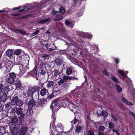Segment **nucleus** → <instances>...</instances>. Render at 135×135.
<instances>
[{"mask_svg":"<svg viewBox=\"0 0 135 135\" xmlns=\"http://www.w3.org/2000/svg\"><path fill=\"white\" fill-rule=\"evenodd\" d=\"M117 135H123V134L121 132H118L117 134Z\"/></svg>","mask_w":135,"mask_h":135,"instance_id":"680f3d73","label":"nucleus"},{"mask_svg":"<svg viewBox=\"0 0 135 135\" xmlns=\"http://www.w3.org/2000/svg\"><path fill=\"white\" fill-rule=\"evenodd\" d=\"M72 72V70L71 68H68L66 70V74L68 75L71 74Z\"/></svg>","mask_w":135,"mask_h":135,"instance_id":"bb28decb","label":"nucleus"},{"mask_svg":"<svg viewBox=\"0 0 135 135\" xmlns=\"http://www.w3.org/2000/svg\"><path fill=\"white\" fill-rule=\"evenodd\" d=\"M88 134L89 135H94V133L93 131L90 130L88 131Z\"/></svg>","mask_w":135,"mask_h":135,"instance_id":"de8ad7c7","label":"nucleus"},{"mask_svg":"<svg viewBox=\"0 0 135 135\" xmlns=\"http://www.w3.org/2000/svg\"><path fill=\"white\" fill-rule=\"evenodd\" d=\"M59 11L61 13H64L65 12V9L64 8L61 7L60 8Z\"/></svg>","mask_w":135,"mask_h":135,"instance_id":"a19ab883","label":"nucleus"},{"mask_svg":"<svg viewBox=\"0 0 135 135\" xmlns=\"http://www.w3.org/2000/svg\"><path fill=\"white\" fill-rule=\"evenodd\" d=\"M63 25L61 23H60L57 25L56 28V30L57 31H59V30H62L63 29Z\"/></svg>","mask_w":135,"mask_h":135,"instance_id":"a878e982","label":"nucleus"},{"mask_svg":"<svg viewBox=\"0 0 135 135\" xmlns=\"http://www.w3.org/2000/svg\"><path fill=\"white\" fill-rule=\"evenodd\" d=\"M53 118L54 121L51 122L50 126V130L51 132L50 135H60L61 132H59V131L56 130V127L54 124L55 118L54 117Z\"/></svg>","mask_w":135,"mask_h":135,"instance_id":"f03ea898","label":"nucleus"},{"mask_svg":"<svg viewBox=\"0 0 135 135\" xmlns=\"http://www.w3.org/2000/svg\"><path fill=\"white\" fill-rule=\"evenodd\" d=\"M61 100H60V99H56L53 102V103L51 104L50 106V108H52L53 107L54 108H55V109H56V108H57V107H56L57 106H61Z\"/></svg>","mask_w":135,"mask_h":135,"instance_id":"39448f33","label":"nucleus"},{"mask_svg":"<svg viewBox=\"0 0 135 135\" xmlns=\"http://www.w3.org/2000/svg\"><path fill=\"white\" fill-rule=\"evenodd\" d=\"M109 128H114V124L113 123L111 122L109 123Z\"/></svg>","mask_w":135,"mask_h":135,"instance_id":"58836bf2","label":"nucleus"},{"mask_svg":"<svg viewBox=\"0 0 135 135\" xmlns=\"http://www.w3.org/2000/svg\"><path fill=\"white\" fill-rule=\"evenodd\" d=\"M63 18L62 16H60L58 17L54 20V21H57L61 20Z\"/></svg>","mask_w":135,"mask_h":135,"instance_id":"a18cd8bd","label":"nucleus"},{"mask_svg":"<svg viewBox=\"0 0 135 135\" xmlns=\"http://www.w3.org/2000/svg\"><path fill=\"white\" fill-rule=\"evenodd\" d=\"M54 15H56V16H58L60 15V12L58 11H53L52 12Z\"/></svg>","mask_w":135,"mask_h":135,"instance_id":"79ce46f5","label":"nucleus"},{"mask_svg":"<svg viewBox=\"0 0 135 135\" xmlns=\"http://www.w3.org/2000/svg\"><path fill=\"white\" fill-rule=\"evenodd\" d=\"M46 73V72L44 70H42L41 72V74L42 75H44Z\"/></svg>","mask_w":135,"mask_h":135,"instance_id":"5fc2aeb1","label":"nucleus"},{"mask_svg":"<svg viewBox=\"0 0 135 135\" xmlns=\"http://www.w3.org/2000/svg\"><path fill=\"white\" fill-rule=\"evenodd\" d=\"M40 87L39 86H33L29 88L26 91V96L27 97H32L34 93L36 91H38Z\"/></svg>","mask_w":135,"mask_h":135,"instance_id":"f257e3e1","label":"nucleus"},{"mask_svg":"<svg viewBox=\"0 0 135 135\" xmlns=\"http://www.w3.org/2000/svg\"><path fill=\"white\" fill-rule=\"evenodd\" d=\"M21 60H20L19 58H18L17 59L16 61H15V62L16 65H20V64H21Z\"/></svg>","mask_w":135,"mask_h":135,"instance_id":"c9c22d12","label":"nucleus"},{"mask_svg":"<svg viewBox=\"0 0 135 135\" xmlns=\"http://www.w3.org/2000/svg\"><path fill=\"white\" fill-rule=\"evenodd\" d=\"M62 60L60 58H57L55 60V64L58 65H61V62H62Z\"/></svg>","mask_w":135,"mask_h":135,"instance_id":"412c9836","label":"nucleus"},{"mask_svg":"<svg viewBox=\"0 0 135 135\" xmlns=\"http://www.w3.org/2000/svg\"><path fill=\"white\" fill-rule=\"evenodd\" d=\"M59 74V71L56 70L54 71V76H57Z\"/></svg>","mask_w":135,"mask_h":135,"instance_id":"09e8293b","label":"nucleus"},{"mask_svg":"<svg viewBox=\"0 0 135 135\" xmlns=\"http://www.w3.org/2000/svg\"><path fill=\"white\" fill-rule=\"evenodd\" d=\"M53 49L52 48H49L48 49V50L50 51H53V50L55 49Z\"/></svg>","mask_w":135,"mask_h":135,"instance_id":"0e129e2a","label":"nucleus"},{"mask_svg":"<svg viewBox=\"0 0 135 135\" xmlns=\"http://www.w3.org/2000/svg\"><path fill=\"white\" fill-rule=\"evenodd\" d=\"M33 112L32 109L30 108L28 110L27 112V115H31L32 114Z\"/></svg>","mask_w":135,"mask_h":135,"instance_id":"4c0bfd02","label":"nucleus"},{"mask_svg":"<svg viewBox=\"0 0 135 135\" xmlns=\"http://www.w3.org/2000/svg\"><path fill=\"white\" fill-rule=\"evenodd\" d=\"M28 10L29 8L27 7V6H25L23 7V8L18 11L20 12H25L27 11Z\"/></svg>","mask_w":135,"mask_h":135,"instance_id":"473e14b6","label":"nucleus"},{"mask_svg":"<svg viewBox=\"0 0 135 135\" xmlns=\"http://www.w3.org/2000/svg\"><path fill=\"white\" fill-rule=\"evenodd\" d=\"M65 23L66 26L71 28L73 27L74 25L73 22H71L68 20H67L65 21Z\"/></svg>","mask_w":135,"mask_h":135,"instance_id":"2eb2a0df","label":"nucleus"},{"mask_svg":"<svg viewBox=\"0 0 135 135\" xmlns=\"http://www.w3.org/2000/svg\"><path fill=\"white\" fill-rule=\"evenodd\" d=\"M64 128V126L62 124L58 123L57 124V129H56V130L59 131V132H62L63 131Z\"/></svg>","mask_w":135,"mask_h":135,"instance_id":"1a4fd4ad","label":"nucleus"},{"mask_svg":"<svg viewBox=\"0 0 135 135\" xmlns=\"http://www.w3.org/2000/svg\"><path fill=\"white\" fill-rule=\"evenodd\" d=\"M41 56L44 58H46L49 56V55L46 54H42L41 55Z\"/></svg>","mask_w":135,"mask_h":135,"instance_id":"8fccbe9b","label":"nucleus"},{"mask_svg":"<svg viewBox=\"0 0 135 135\" xmlns=\"http://www.w3.org/2000/svg\"><path fill=\"white\" fill-rule=\"evenodd\" d=\"M13 54V52L11 50H7L6 52V55L8 57L11 56Z\"/></svg>","mask_w":135,"mask_h":135,"instance_id":"b1692460","label":"nucleus"},{"mask_svg":"<svg viewBox=\"0 0 135 135\" xmlns=\"http://www.w3.org/2000/svg\"><path fill=\"white\" fill-rule=\"evenodd\" d=\"M35 104V102L34 100L32 99H30L28 102V105L29 107H33Z\"/></svg>","mask_w":135,"mask_h":135,"instance_id":"dca6fc26","label":"nucleus"},{"mask_svg":"<svg viewBox=\"0 0 135 135\" xmlns=\"http://www.w3.org/2000/svg\"><path fill=\"white\" fill-rule=\"evenodd\" d=\"M81 128L80 126H77L76 127L75 131L78 133L80 132L81 131Z\"/></svg>","mask_w":135,"mask_h":135,"instance_id":"7c9ffc66","label":"nucleus"},{"mask_svg":"<svg viewBox=\"0 0 135 135\" xmlns=\"http://www.w3.org/2000/svg\"><path fill=\"white\" fill-rule=\"evenodd\" d=\"M46 34H50V33L49 31H47L46 32Z\"/></svg>","mask_w":135,"mask_h":135,"instance_id":"774afa93","label":"nucleus"},{"mask_svg":"<svg viewBox=\"0 0 135 135\" xmlns=\"http://www.w3.org/2000/svg\"><path fill=\"white\" fill-rule=\"evenodd\" d=\"M15 85L16 88H19L21 87V84L20 81L18 80L15 84Z\"/></svg>","mask_w":135,"mask_h":135,"instance_id":"c85d7f7f","label":"nucleus"},{"mask_svg":"<svg viewBox=\"0 0 135 135\" xmlns=\"http://www.w3.org/2000/svg\"><path fill=\"white\" fill-rule=\"evenodd\" d=\"M68 106L71 110L74 113L76 112V109L75 106L73 103H70V104H69Z\"/></svg>","mask_w":135,"mask_h":135,"instance_id":"9d476101","label":"nucleus"},{"mask_svg":"<svg viewBox=\"0 0 135 135\" xmlns=\"http://www.w3.org/2000/svg\"><path fill=\"white\" fill-rule=\"evenodd\" d=\"M9 89L10 88H9V86H7L6 87V91L8 92L9 91Z\"/></svg>","mask_w":135,"mask_h":135,"instance_id":"4d7b16f0","label":"nucleus"},{"mask_svg":"<svg viewBox=\"0 0 135 135\" xmlns=\"http://www.w3.org/2000/svg\"><path fill=\"white\" fill-rule=\"evenodd\" d=\"M30 74L32 77L36 78L37 76V71L35 69L33 70L30 73Z\"/></svg>","mask_w":135,"mask_h":135,"instance_id":"f8f14e48","label":"nucleus"},{"mask_svg":"<svg viewBox=\"0 0 135 135\" xmlns=\"http://www.w3.org/2000/svg\"><path fill=\"white\" fill-rule=\"evenodd\" d=\"M55 93V92H53L49 96L48 98L49 99H51L53 97H54Z\"/></svg>","mask_w":135,"mask_h":135,"instance_id":"37998d69","label":"nucleus"},{"mask_svg":"<svg viewBox=\"0 0 135 135\" xmlns=\"http://www.w3.org/2000/svg\"><path fill=\"white\" fill-rule=\"evenodd\" d=\"M112 131L114 132H115L116 134H117V133L118 132V131H116L115 129H113L112 130Z\"/></svg>","mask_w":135,"mask_h":135,"instance_id":"69168bd1","label":"nucleus"},{"mask_svg":"<svg viewBox=\"0 0 135 135\" xmlns=\"http://www.w3.org/2000/svg\"><path fill=\"white\" fill-rule=\"evenodd\" d=\"M5 66L7 69V70H6V71H10L12 68V63L11 62L9 61L6 63Z\"/></svg>","mask_w":135,"mask_h":135,"instance_id":"0eeeda50","label":"nucleus"},{"mask_svg":"<svg viewBox=\"0 0 135 135\" xmlns=\"http://www.w3.org/2000/svg\"><path fill=\"white\" fill-rule=\"evenodd\" d=\"M61 106L66 107L69 104L68 101L66 99L61 100Z\"/></svg>","mask_w":135,"mask_h":135,"instance_id":"ddd939ff","label":"nucleus"},{"mask_svg":"<svg viewBox=\"0 0 135 135\" xmlns=\"http://www.w3.org/2000/svg\"><path fill=\"white\" fill-rule=\"evenodd\" d=\"M63 78L64 80H74V79H75L76 80H77L78 79V78H76L75 77H71L68 76L66 75L64 76H63Z\"/></svg>","mask_w":135,"mask_h":135,"instance_id":"6ab92c4d","label":"nucleus"},{"mask_svg":"<svg viewBox=\"0 0 135 135\" xmlns=\"http://www.w3.org/2000/svg\"><path fill=\"white\" fill-rule=\"evenodd\" d=\"M3 89L2 85L1 84H0V92H1Z\"/></svg>","mask_w":135,"mask_h":135,"instance_id":"bf43d9fd","label":"nucleus"},{"mask_svg":"<svg viewBox=\"0 0 135 135\" xmlns=\"http://www.w3.org/2000/svg\"><path fill=\"white\" fill-rule=\"evenodd\" d=\"M11 102L14 104H16L18 106H21L23 104L22 101L20 99H18L17 96H15L11 100Z\"/></svg>","mask_w":135,"mask_h":135,"instance_id":"7ed1b4c3","label":"nucleus"},{"mask_svg":"<svg viewBox=\"0 0 135 135\" xmlns=\"http://www.w3.org/2000/svg\"><path fill=\"white\" fill-rule=\"evenodd\" d=\"M22 109L18 108L16 109L15 113L18 115H20L18 117L19 119H21L24 118L25 115L23 113Z\"/></svg>","mask_w":135,"mask_h":135,"instance_id":"423d86ee","label":"nucleus"},{"mask_svg":"<svg viewBox=\"0 0 135 135\" xmlns=\"http://www.w3.org/2000/svg\"><path fill=\"white\" fill-rule=\"evenodd\" d=\"M11 103L10 102H8L7 103V104L6 105V107H10L11 105Z\"/></svg>","mask_w":135,"mask_h":135,"instance_id":"864d4df0","label":"nucleus"},{"mask_svg":"<svg viewBox=\"0 0 135 135\" xmlns=\"http://www.w3.org/2000/svg\"><path fill=\"white\" fill-rule=\"evenodd\" d=\"M116 89L118 92L119 93L122 90V88L120 87V86L117 84H116Z\"/></svg>","mask_w":135,"mask_h":135,"instance_id":"2f4dec72","label":"nucleus"},{"mask_svg":"<svg viewBox=\"0 0 135 135\" xmlns=\"http://www.w3.org/2000/svg\"><path fill=\"white\" fill-rule=\"evenodd\" d=\"M21 51L20 49H17L15 51L14 53L17 55H18L21 53Z\"/></svg>","mask_w":135,"mask_h":135,"instance_id":"f704fd0d","label":"nucleus"},{"mask_svg":"<svg viewBox=\"0 0 135 135\" xmlns=\"http://www.w3.org/2000/svg\"><path fill=\"white\" fill-rule=\"evenodd\" d=\"M78 121V120L77 119H75V120H73L71 122L72 123H73V124H75Z\"/></svg>","mask_w":135,"mask_h":135,"instance_id":"603ef678","label":"nucleus"},{"mask_svg":"<svg viewBox=\"0 0 135 135\" xmlns=\"http://www.w3.org/2000/svg\"><path fill=\"white\" fill-rule=\"evenodd\" d=\"M115 61L117 64H118L119 62V60L118 59L116 58L115 59Z\"/></svg>","mask_w":135,"mask_h":135,"instance_id":"052dcab7","label":"nucleus"},{"mask_svg":"<svg viewBox=\"0 0 135 135\" xmlns=\"http://www.w3.org/2000/svg\"><path fill=\"white\" fill-rule=\"evenodd\" d=\"M130 113L131 114L133 118L135 119V114L131 112H130Z\"/></svg>","mask_w":135,"mask_h":135,"instance_id":"6e6d98bb","label":"nucleus"},{"mask_svg":"<svg viewBox=\"0 0 135 135\" xmlns=\"http://www.w3.org/2000/svg\"><path fill=\"white\" fill-rule=\"evenodd\" d=\"M105 129V127L103 126H100L99 128V130H100L103 132Z\"/></svg>","mask_w":135,"mask_h":135,"instance_id":"49530a36","label":"nucleus"},{"mask_svg":"<svg viewBox=\"0 0 135 135\" xmlns=\"http://www.w3.org/2000/svg\"><path fill=\"white\" fill-rule=\"evenodd\" d=\"M16 77V75L15 73H10L9 75V78H13V79H14Z\"/></svg>","mask_w":135,"mask_h":135,"instance_id":"72a5a7b5","label":"nucleus"},{"mask_svg":"<svg viewBox=\"0 0 135 135\" xmlns=\"http://www.w3.org/2000/svg\"><path fill=\"white\" fill-rule=\"evenodd\" d=\"M118 72L119 74L122 75L124 80L128 83L127 81L125 79L127 78V75L125 74V72L124 71L122 70H118Z\"/></svg>","mask_w":135,"mask_h":135,"instance_id":"9b49d317","label":"nucleus"},{"mask_svg":"<svg viewBox=\"0 0 135 135\" xmlns=\"http://www.w3.org/2000/svg\"><path fill=\"white\" fill-rule=\"evenodd\" d=\"M14 79H13V78H8L7 80V82L9 83V84H13L14 83Z\"/></svg>","mask_w":135,"mask_h":135,"instance_id":"cd10ccee","label":"nucleus"},{"mask_svg":"<svg viewBox=\"0 0 135 135\" xmlns=\"http://www.w3.org/2000/svg\"><path fill=\"white\" fill-rule=\"evenodd\" d=\"M20 8H19V7H16V8H13V10H16V9H19Z\"/></svg>","mask_w":135,"mask_h":135,"instance_id":"338daca9","label":"nucleus"},{"mask_svg":"<svg viewBox=\"0 0 135 135\" xmlns=\"http://www.w3.org/2000/svg\"><path fill=\"white\" fill-rule=\"evenodd\" d=\"M9 129L11 130V132H12L13 135H16L17 134L18 131H17V128L16 127H14L12 128L10 127Z\"/></svg>","mask_w":135,"mask_h":135,"instance_id":"f3484780","label":"nucleus"},{"mask_svg":"<svg viewBox=\"0 0 135 135\" xmlns=\"http://www.w3.org/2000/svg\"><path fill=\"white\" fill-rule=\"evenodd\" d=\"M40 32V31L39 30H37L35 32L31 33V36H34L38 33Z\"/></svg>","mask_w":135,"mask_h":135,"instance_id":"ea45409f","label":"nucleus"},{"mask_svg":"<svg viewBox=\"0 0 135 135\" xmlns=\"http://www.w3.org/2000/svg\"><path fill=\"white\" fill-rule=\"evenodd\" d=\"M26 132V129L25 127L21 128L20 130L19 133L21 135L24 134Z\"/></svg>","mask_w":135,"mask_h":135,"instance_id":"aec40b11","label":"nucleus"},{"mask_svg":"<svg viewBox=\"0 0 135 135\" xmlns=\"http://www.w3.org/2000/svg\"><path fill=\"white\" fill-rule=\"evenodd\" d=\"M48 93L47 90L45 88H44L42 89L40 92V94L42 96H44L46 94Z\"/></svg>","mask_w":135,"mask_h":135,"instance_id":"a211bd4d","label":"nucleus"},{"mask_svg":"<svg viewBox=\"0 0 135 135\" xmlns=\"http://www.w3.org/2000/svg\"><path fill=\"white\" fill-rule=\"evenodd\" d=\"M111 79L115 83H119V82L118 79L114 76H112L111 77Z\"/></svg>","mask_w":135,"mask_h":135,"instance_id":"c756f323","label":"nucleus"},{"mask_svg":"<svg viewBox=\"0 0 135 135\" xmlns=\"http://www.w3.org/2000/svg\"><path fill=\"white\" fill-rule=\"evenodd\" d=\"M64 82V80L63 79H61L58 82V84L60 85H61Z\"/></svg>","mask_w":135,"mask_h":135,"instance_id":"c03bdc74","label":"nucleus"},{"mask_svg":"<svg viewBox=\"0 0 135 135\" xmlns=\"http://www.w3.org/2000/svg\"><path fill=\"white\" fill-rule=\"evenodd\" d=\"M104 73L107 76H108L109 75V74L106 70L104 71Z\"/></svg>","mask_w":135,"mask_h":135,"instance_id":"e2e57ef3","label":"nucleus"},{"mask_svg":"<svg viewBox=\"0 0 135 135\" xmlns=\"http://www.w3.org/2000/svg\"><path fill=\"white\" fill-rule=\"evenodd\" d=\"M28 68V66L27 64L21 65L20 67V74L22 75L27 71Z\"/></svg>","mask_w":135,"mask_h":135,"instance_id":"20e7f679","label":"nucleus"},{"mask_svg":"<svg viewBox=\"0 0 135 135\" xmlns=\"http://www.w3.org/2000/svg\"><path fill=\"white\" fill-rule=\"evenodd\" d=\"M122 100L123 102L126 105H133V103L127 101L126 99L124 97L122 98Z\"/></svg>","mask_w":135,"mask_h":135,"instance_id":"4468645a","label":"nucleus"},{"mask_svg":"<svg viewBox=\"0 0 135 135\" xmlns=\"http://www.w3.org/2000/svg\"><path fill=\"white\" fill-rule=\"evenodd\" d=\"M15 32L17 33H20L22 35H25L26 34V33L24 31H23L22 30H15Z\"/></svg>","mask_w":135,"mask_h":135,"instance_id":"393cba45","label":"nucleus"},{"mask_svg":"<svg viewBox=\"0 0 135 135\" xmlns=\"http://www.w3.org/2000/svg\"><path fill=\"white\" fill-rule=\"evenodd\" d=\"M97 114L99 115L103 116L104 117H107L108 114L106 111H103L102 112L101 110H98L97 111Z\"/></svg>","mask_w":135,"mask_h":135,"instance_id":"6e6552de","label":"nucleus"},{"mask_svg":"<svg viewBox=\"0 0 135 135\" xmlns=\"http://www.w3.org/2000/svg\"><path fill=\"white\" fill-rule=\"evenodd\" d=\"M47 83L46 87L47 88H51L53 87L54 84L53 82L52 81H48L46 82Z\"/></svg>","mask_w":135,"mask_h":135,"instance_id":"5701e85b","label":"nucleus"},{"mask_svg":"<svg viewBox=\"0 0 135 135\" xmlns=\"http://www.w3.org/2000/svg\"><path fill=\"white\" fill-rule=\"evenodd\" d=\"M112 118L114 121H116L117 120V119L116 118L114 115H112Z\"/></svg>","mask_w":135,"mask_h":135,"instance_id":"3c124183","label":"nucleus"},{"mask_svg":"<svg viewBox=\"0 0 135 135\" xmlns=\"http://www.w3.org/2000/svg\"><path fill=\"white\" fill-rule=\"evenodd\" d=\"M17 120V118L16 117H14L11 119V122L13 123H16Z\"/></svg>","mask_w":135,"mask_h":135,"instance_id":"e433bc0d","label":"nucleus"},{"mask_svg":"<svg viewBox=\"0 0 135 135\" xmlns=\"http://www.w3.org/2000/svg\"><path fill=\"white\" fill-rule=\"evenodd\" d=\"M50 18H47L44 20H40L38 22V23L43 24L45 23L49 22L50 21Z\"/></svg>","mask_w":135,"mask_h":135,"instance_id":"4be33fe9","label":"nucleus"},{"mask_svg":"<svg viewBox=\"0 0 135 135\" xmlns=\"http://www.w3.org/2000/svg\"><path fill=\"white\" fill-rule=\"evenodd\" d=\"M98 134V135H105L103 132L100 131L99 132Z\"/></svg>","mask_w":135,"mask_h":135,"instance_id":"13d9d810","label":"nucleus"}]
</instances>
